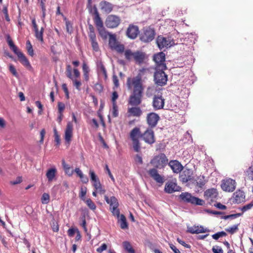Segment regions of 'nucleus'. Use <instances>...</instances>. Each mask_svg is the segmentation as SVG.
Returning <instances> with one entry per match:
<instances>
[{
  "instance_id": "1",
  "label": "nucleus",
  "mask_w": 253,
  "mask_h": 253,
  "mask_svg": "<svg viewBox=\"0 0 253 253\" xmlns=\"http://www.w3.org/2000/svg\"><path fill=\"white\" fill-rule=\"evenodd\" d=\"M147 71L146 69L142 68L139 70L135 77L132 79L129 78L127 80V84L129 85L131 83L133 87L128 100V104L132 106H138L142 102L144 89L142 83V78Z\"/></svg>"
},
{
  "instance_id": "2",
  "label": "nucleus",
  "mask_w": 253,
  "mask_h": 253,
  "mask_svg": "<svg viewBox=\"0 0 253 253\" xmlns=\"http://www.w3.org/2000/svg\"><path fill=\"white\" fill-rule=\"evenodd\" d=\"M168 159L166 155L161 153L155 156L150 161V164L154 167V168L150 169L148 173L157 183L163 184L165 181L164 176L159 174L157 169H161L168 164Z\"/></svg>"
},
{
  "instance_id": "3",
  "label": "nucleus",
  "mask_w": 253,
  "mask_h": 253,
  "mask_svg": "<svg viewBox=\"0 0 253 253\" xmlns=\"http://www.w3.org/2000/svg\"><path fill=\"white\" fill-rule=\"evenodd\" d=\"M179 198L184 202L190 203L193 205L203 206L205 205V201L199 198L193 196L188 192H183L179 195Z\"/></svg>"
},
{
  "instance_id": "4",
  "label": "nucleus",
  "mask_w": 253,
  "mask_h": 253,
  "mask_svg": "<svg viewBox=\"0 0 253 253\" xmlns=\"http://www.w3.org/2000/svg\"><path fill=\"white\" fill-rule=\"evenodd\" d=\"M156 32L154 28L147 27L143 28L142 32L139 35L140 40L144 43L152 41L155 37Z\"/></svg>"
},
{
  "instance_id": "5",
  "label": "nucleus",
  "mask_w": 253,
  "mask_h": 253,
  "mask_svg": "<svg viewBox=\"0 0 253 253\" xmlns=\"http://www.w3.org/2000/svg\"><path fill=\"white\" fill-rule=\"evenodd\" d=\"M140 128L135 127L133 128L130 132V138L132 141L133 148L135 152H139L140 149V143L138 138L142 137Z\"/></svg>"
},
{
  "instance_id": "6",
  "label": "nucleus",
  "mask_w": 253,
  "mask_h": 253,
  "mask_svg": "<svg viewBox=\"0 0 253 253\" xmlns=\"http://www.w3.org/2000/svg\"><path fill=\"white\" fill-rule=\"evenodd\" d=\"M156 42L161 50L164 48H168L175 44L174 40L171 39L170 38L164 37L161 35L157 37Z\"/></svg>"
},
{
  "instance_id": "7",
  "label": "nucleus",
  "mask_w": 253,
  "mask_h": 253,
  "mask_svg": "<svg viewBox=\"0 0 253 253\" xmlns=\"http://www.w3.org/2000/svg\"><path fill=\"white\" fill-rule=\"evenodd\" d=\"M164 70L156 68V71L154 74L155 83L159 86H163L167 84L168 81V76L164 72Z\"/></svg>"
},
{
  "instance_id": "8",
  "label": "nucleus",
  "mask_w": 253,
  "mask_h": 253,
  "mask_svg": "<svg viewBox=\"0 0 253 253\" xmlns=\"http://www.w3.org/2000/svg\"><path fill=\"white\" fill-rule=\"evenodd\" d=\"M89 174L90 177V180L92 183V185L94 187L95 190L100 194H103L105 192V190L102 187L99 179L95 174V172L93 170L90 169L89 171Z\"/></svg>"
},
{
  "instance_id": "9",
  "label": "nucleus",
  "mask_w": 253,
  "mask_h": 253,
  "mask_svg": "<svg viewBox=\"0 0 253 253\" xmlns=\"http://www.w3.org/2000/svg\"><path fill=\"white\" fill-rule=\"evenodd\" d=\"M221 187L223 191L226 192H233L236 188V182L234 180L230 178L223 180L222 181Z\"/></svg>"
},
{
  "instance_id": "10",
  "label": "nucleus",
  "mask_w": 253,
  "mask_h": 253,
  "mask_svg": "<svg viewBox=\"0 0 253 253\" xmlns=\"http://www.w3.org/2000/svg\"><path fill=\"white\" fill-rule=\"evenodd\" d=\"M120 22L121 19L119 17L114 15H110L107 18L105 24L107 27L109 28H114L118 27Z\"/></svg>"
},
{
  "instance_id": "11",
  "label": "nucleus",
  "mask_w": 253,
  "mask_h": 253,
  "mask_svg": "<svg viewBox=\"0 0 253 253\" xmlns=\"http://www.w3.org/2000/svg\"><path fill=\"white\" fill-rule=\"evenodd\" d=\"M154 60L157 65L156 68L159 69L165 70L167 68L166 64L164 63L165 61V54L161 52L154 56Z\"/></svg>"
},
{
  "instance_id": "12",
  "label": "nucleus",
  "mask_w": 253,
  "mask_h": 253,
  "mask_svg": "<svg viewBox=\"0 0 253 253\" xmlns=\"http://www.w3.org/2000/svg\"><path fill=\"white\" fill-rule=\"evenodd\" d=\"M159 120V116L155 113H150L147 115V123L150 128L155 127L157 126Z\"/></svg>"
},
{
  "instance_id": "13",
  "label": "nucleus",
  "mask_w": 253,
  "mask_h": 253,
  "mask_svg": "<svg viewBox=\"0 0 253 253\" xmlns=\"http://www.w3.org/2000/svg\"><path fill=\"white\" fill-rule=\"evenodd\" d=\"M142 137L145 142L152 144L155 141L154 131L152 128H148L142 134Z\"/></svg>"
},
{
  "instance_id": "14",
  "label": "nucleus",
  "mask_w": 253,
  "mask_h": 253,
  "mask_svg": "<svg viewBox=\"0 0 253 253\" xmlns=\"http://www.w3.org/2000/svg\"><path fill=\"white\" fill-rule=\"evenodd\" d=\"M73 125L72 122H68L65 130L64 139L66 143L70 145L73 136Z\"/></svg>"
},
{
  "instance_id": "15",
  "label": "nucleus",
  "mask_w": 253,
  "mask_h": 253,
  "mask_svg": "<svg viewBox=\"0 0 253 253\" xmlns=\"http://www.w3.org/2000/svg\"><path fill=\"white\" fill-rule=\"evenodd\" d=\"M193 172L191 169H185L179 175V178L183 183H186L193 178Z\"/></svg>"
},
{
  "instance_id": "16",
  "label": "nucleus",
  "mask_w": 253,
  "mask_h": 253,
  "mask_svg": "<svg viewBox=\"0 0 253 253\" xmlns=\"http://www.w3.org/2000/svg\"><path fill=\"white\" fill-rule=\"evenodd\" d=\"M181 188L178 186L176 183L172 181H169L167 182L165 187V191L169 194L172 193L176 191H181Z\"/></svg>"
},
{
  "instance_id": "17",
  "label": "nucleus",
  "mask_w": 253,
  "mask_h": 253,
  "mask_svg": "<svg viewBox=\"0 0 253 253\" xmlns=\"http://www.w3.org/2000/svg\"><path fill=\"white\" fill-rule=\"evenodd\" d=\"M165 104V99L162 96H155L153 99V107L154 110L163 109Z\"/></svg>"
},
{
  "instance_id": "18",
  "label": "nucleus",
  "mask_w": 253,
  "mask_h": 253,
  "mask_svg": "<svg viewBox=\"0 0 253 253\" xmlns=\"http://www.w3.org/2000/svg\"><path fill=\"white\" fill-rule=\"evenodd\" d=\"M139 33L137 26L129 25L126 30V36L131 39H135Z\"/></svg>"
},
{
  "instance_id": "19",
  "label": "nucleus",
  "mask_w": 253,
  "mask_h": 253,
  "mask_svg": "<svg viewBox=\"0 0 253 253\" xmlns=\"http://www.w3.org/2000/svg\"><path fill=\"white\" fill-rule=\"evenodd\" d=\"M168 165L174 173H179L183 169L181 163L177 160H171L168 163Z\"/></svg>"
},
{
  "instance_id": "20",
  "label": "nucleus",
  "mask_w": 253,
  "mask_h": 253,
  "mask_svg": "<svg viewBox=\"0 0 253 253\" xmlns=\"http://www.w3.org/2000/svg\"><path fill=\"white\" fill-rule=\"evenodd\" d=\"M66 74L68 78L72 80L74 83V85L76 87V88L77 89L80 90V87L82 84L80 81H79L74 79L72 75V68L70 65H68L66 67Z\"/></svg>"
},
{
  "instance_id": "21",
  "label": "nucleus",
  "mask_w": 253,
  "mask_h": 253,
  "mask_svg": "<svg viewBox=\"0 0 253 253\" xmlns=\"http://www.w3.org/2000/svg\"><path fill=\"white\" fill-rule=\"evenodd\" d=\"M99 6L101 10L106 13H110L113 8V4L105 0L101 1L99 3Z\"/></svg>"
},
{
  "instance_id": "22",
  "label": "nucleus",
  "mask_w": 253,
  "mask_h": 253,
  "mask_svg": "<svg viewBox=\"0 0 253 253\" xmlns=\"http://www.w3.org/2000/svg\"><path fill=\"white\" fill-rule=\"evenodd\" d=\"M209 229L205 228L204 227L200 226H194L192 227H188L187 232L191 234H199L207 232H209Z\"/></svg>"
},
{
  "instance_id": "23",
  "label": "nucleus",
  "mask_w": 253,
  "mask_h": 253,
  "mask_svg": "<svg viewBox=\"0 0 253 253\" xmlns=\"http://www.w3.org/2000/svg\"><path fill=\"white\" fill-rule=\"evenodd\" d=\"M15 54L17 56L19 61L23 66L27 68H31V65L29 60L22 52L19 51Z\"/></svg>"
},
{
  "instance_id": "24",
  "label": "nucleus",
  "mask_w": 253,
  "mask_h": 253,
  "mask_svg": "<svg viewBox=\"0 0 253 253\" xmlns=\"http://www.w3.org/2000/svg\"><path fill=\"white\" fill-rule=\"evenodd\" d=\"M104 199L106 203L110 205V208H118L119 204L118 199L115 196L109 198L107 195H105Z\"/></svg>"
},
{
  "instance_id": "25",
  "label": "nucleus",
  "mask_w": 253,
  "mask_h": 253,
  "mask_svg": "<svg viewBox=\"0 0 253 253\" xmlns=\"http://www.w3.org/2000/svg\"><path fill=\"white\" fill-rule=\"evenodd\" d=\"M129 116L139 117L142 114V111L140 107L134 106L129 108L127 110Z\"/></svg>"
},
{
  "instance_id": "26",
  "label": "nucleus",
  "mask_w": 253,
  "mask_h": 253,
  "mask_svg": "<svg viewBox=\"0 0 253 253\" xmlns=\"http://www.w3.org/2000/svg\"><path fill=\"white\" fill-rule=\"evenodd\" d=\"M94 24L97 28V29L101 28L104 27L103 23L102 20H101L99 13L97 10L96 9L94 12V17L93 18Z\"/></svg>"
},
{
  "instance_id": "27",
  "label": "nucleus",
  "mask_w": 253,
  "mask_h": 253,
  "mask_svg": "<svg viewBox=\"0 0 253 253\" xmlns=\"http://www.w3.org/2000/svg\"><path fill=\"white\" fill-rule=\"evenodd\" d=\"M217 192L216 189L211 188L207 190L204 193V196L207 199H214L217 196Z\"/></svg>"
},
{
  "instance_id": "28",
  "label": "nucleus",
  "mask_w": 253,
  "mask_h": 253,
  "mask_svg": "<svg viewBox=\"0 0 253 253\" xmlns=\"http://www.w3.org/2000/svg\"><path fill=\"white\" fill-rule=\"evenodd\" d=\"M57 169L55 167L52 168L47 170L46 173V176L49 182L53 181L55 177Z\"/></svg>"
},
{
  "instance_id": "29",
  "label": "nucleus",
  "mask_w": 253,
  "mask_h": 253,
  "mask_svg": "<svg viewBox=\"0 0 253 253\" xmlns=\"http://www.w3.org/2000/svg\"><path fill=\"white\" fill-rule=\"evenodd\" d=\"M145 53L142 52L137 51L134 52L133 59L136 63H142L145 58Z\"/></svg>"
},
{
  "instance_id": "30",
  "label": "nucleus",
  "mask_w": 253,
  "mask_h": 253,
  "mask_svg": "<svg viewBox=\"0 0 253 253\" xmlns=\"http://www.w3.org/2000/svg\"><path fill=\"white\" fill-rule=\"evenodd\" d=\"M119 43V42L117 41L116 35L114 34H110L109 45L110 48L114 50Z\"/></svg>"
},
{
  "instance_id": "31",
  "label": "nucleus",
  "mask_w": 253,
  "mask_h": 253,
  "mask_svg": "<svg viewBox=\"0 0 253 253\" xmlns=\"http://www.w3.org/2000/svg\"><path fill=\"white\" fill-rule=\"evenodd\" d=\"M118 219V222L120 224V227L122 229H126L128 228V224L126 222V218L124 214H121L120 217Z\"/></svg>"
},
{
  "instance_id": "32",
  "label": "nucleus",
  "mask_w": 253,
  "mask_h": 253,
  "mask_svg": "<svg viewBox=\"0 0 253 253\" xmlns=\"http://www.w3.org/2000/svg\"><path fill=\"white\" fill-rule=\"evenodd\" d=\"M89 38L93 50L95 52L98 51L99 50V47L97 42L96 37H90Z\"/></svg>"
},
{
  "instance_id": "33",
  "label": "nucleus",
  "mask_w": 253,
  "mask_h": 253,
  "mask_svg": "<svg viewBox=\"0 0 253 253\" xmlns=\"http://www.w3.org/2000/svg\"><path fill=\"white\" fill-rule=\"evenodd\" d=\"M234 196L237 203L241 202V201L243 200L245 197L244 193L240 190L237 191L235 193H234Z\"/></svg>"
},
{
  "instance_id": "34",
  "label": "nucleus",
  "mask_w": 253,
  "mask_h": 253,
  "mask_svg": "<svg viewBox=\"0 0 253 253\" xmlns=\"http://www.w3.org/2000/svg\"><path fill=\"white\" fill-rule=\"evenodd\" d=\"M7 42L8 44L10 47V48L13 51V52L16 54L17 52L20 51L17 47L14 44L13 41L11 39L9 36L7 37Z\"/></svg>"
},
{
  "instance_id": "35",
  "label": "nucleus",
  "mask_w": 253,
  "mask_h": 253,
  "mask_svg": "<svg viewBox=\"0 0 253 253\" xmlns=\"http://www.w3.org/2000/svg\"><path fill=\"white\" fill-rule=\"evenodd\" d=\"M205 177L204 175L198 176L196 180V185L198 187L202 188L206 183Z\"/></svg>"
},
{
  "instance_id": "36",
  "label": "nucleus",
  "mask_w": 253,
  "mask_h": 253,
  "mask_svg": "<svg viewBox=\"0 0 253 253\" xmlns=\"http://www.w3.org/2000/svg\"><path fill=\"white\" fill-rule=\"evenodd\" d=\"M62 164L65 172L69 176H72L74 173V170L71 169L70 166L66 164L64 160L62 161Z\"/></svg>"
},
{
  "instance_id": "37",
  "label": "nucleus",
  "mask_w": 253,
  "mask_h": 253,
  "mask_svg": "<svg viewBox=\"0 0 253 253\" xmlns=\"http://www.w3.org/2000/svg\"><path fill=\"white\" fill-rule=\"evenodd\" d=\"M124 249L128 253H135L134 250L132 248L130 243L128 241H124L123 243Z\"/></svg>"
},
{
  "instance_id": "38",
  "label": "nucleus",
  "mask_w": 253,
  "mask_h": 253,
  "mask_svg": "<svg viewBox=\"0 0 253 253\" xmlns=\"http://www.w3.org/2000/svg\"><path fill=\"white\" fill-rule=\"evenodd\" d=\"M44 31V29L43 27L41 28V30L39 31L38 29L37 30H34L35 35L36 38L41 42H43V33Z\"/></svg>"
},
{
  "instance_id": "39",
  "label": "nucleus",
  "mask_w": 253,
  "mask_h": 253,
  "mask_svg": "<svg viewBox=\"0 0 253 253\" xmlns=\"http://www.w3.org/2000/svg\"><path fill=\"white\" fill-rule=\"evenodd\" d=\"M97 67L100 73H102L104 77V79H106L107 78V71L103 64V63L101 61L98 62L97 63Z\"/></svg>"
},
{
  "instance_id": "40",
  "label": "nucleus",
  "mask_w": 253,
  "mask_h": 253,
  "mask_svg": "<svg viewBox=\"0 0 253 253\" xmlns=\"http://www.w3.org/2000/svg\"><path fill=\"white\" fill-rule=\"evenodd\" d=\"M134 52H132L130 49H126L124 52L125 58L128 61H131L133 59Z\"/></svg>"
},
{
  "instance_id": "41",
  "label": "nucleus",
  "mask_w": 253,
  "mask_h": 253,
  "mask_svg": "<svg viewBox=\"0 0 253 253\" xmlns=\"http://www.w3.org/2000/svg\"><path fill=\"white\" fill-rule=\"evenodd\" d=\"M26 49L28 54L31 57H33L34 55V52L32 45L29 40H28L26 42Z\"/></svg>"
},
{
  "instance_id": "42",
  "label": "nucleus",
  "mask_w": 253,
  "mask_h": 253,
  "mask_svg": "<svg viewBox=\"0 0 253 253\" xmlns=\"http://www.w3.org/2000/svg\"><path fill=\"white\" fill-rule=\"evenodd\" d=\"M98 33L100 36L106 39L107 38L108 36H110V33L107 32L106 30L104 27H102L101 28L97 29Z\"/></svg>"
},
{
  "instance_id": "43",
  "label": "nucleus",
  "mask_w": 253,
  "mask_h": 253,
  "mask_svg": "<svg viewBox=\"0 0 253 253\" xmlns=\"http://www.w3.org/2000/svg\"><path fill=\"white\" fill-rule=\"evenodd\" d=\"M242 215V213H238L235 214H232L227 215H224L221 216V219H234L237 218Z\"/></svg>"
},
{
  "instance_id": "44",
  "label": "nucleus",
  "mask_w": 253,
  "mask_h": 253,
  "mask_svg": "<svg viewBox=\"0 0 253 253\" xmlns=\"http://www.w3.org/2000/svg\"><path fill=\"white\" fill-rule=\"evenodd\" d=\"M85 203L91 210L94 211L96 209V205L90 199H87L85 201Z\"/></svg>"
},
{
  "instance_id": "45",
  "label": "nucleus",
  "mask_w": 253,
  "mask_h": 253,
  "mask_svg": "<svg viewBox=\"0 0 253 253\" xmlns=\"http://www.w3.org/2000/svg\"><path fill=\"white\" fill-rule=\"evenodd\" d=\"M54 140L56 143L57 145H59L60 144V135L58 134L57 130L55 127L53 128Z\"/></svg>"
},
{
  "instance_id": "46",
  "label": "nucleus",
  "mask_w": 253,
  "mask_h": 253,
  "mask_svg": "<svg viewBox=\"0 0 253 253\" xmlns=\"http://www.w3.org/2000/svg\"><path fill=\"white\" fill-rule=\"evenodd\" d=\"M110 210L113 215L117 216L118 218L120 217V210L118 208H110Z\"/></svg>"
},
{
  "instance_id": "47",
  "label": "nucleus",
  "mask_w": 253,
  "mask_h": 253,
  "mask_svg": "<svg viewBox=\"0 0 253 253\" xmlns=\"http://www.w3.org/2000/svg\"><path fill=\"white\" fill-rule=\"evenodd\" d=\"M42 202L43 204H47L49 201V195L48 194L44 193L42 197Z\"/></svg>"
},
{
  "instance_id": "48",
  "label": "nucleus",
  "mask_w": 253,
  "mask_h": 253,
  "mask_svg": "<svg viewBox=\"0 0 253 253\" xmlns=\"http://www.w3.org/2000/svg\"><path fill=\"white\" fill-rule=\"evenodd\" d=\"M238 225L239 224L234 225L231 227H229V228H226L225 230L231 234H233L238 229Z\"/></svg>"
},
{
  "instance_id": "49",
  "label": "nucleus",
  "mask_w": 253,
  "mask_h": 253,
  "mask_svg": "<svg viewBox=\"0 0 253 253\" xmlns=\"http://www.w3.org/2000/svg\"><path fill=\"white\" fill-rule=\"evenodd\" d=\"M58 114L63 113L65 108V105L64 103L62 102H59L57 105Z\"/></svg>"
},
{
  "instance_id": "50",
  "label": "nucleus",
  "mask_w": 253,
  "mask_h": 253,
  "mask_svg": "<svg viewBox=\"0 0 253 253\" xmlns=\"http://www.w3.org/2000/svg\"><path fill=\"white\" fill-rule=\"evenodd\" d=\"M114 50H115L119 53H122L125 52V46L124 44L119 43Z\"/></svg>"
},
{
  "instance_id": "51",
  "label": "nucleus",
  "mask_w": 253,
  "mask_h": 253,
  "mask_svg": "<svg viewBox=\"0 0 253 253\" xmlns=\"http://www.w3.org/2000/svg\"><path fill=\"white\" fill-rule=\"evenodd\" d=\"M88 29H89V33H88L89 38L95 37L96 35L95 33L94 28L93 26L92 25L89 24L88 26Z\"/></svg>"
},
{
  "instance_id": "52",
  "label": "nucleus",
  "mask_w": 253,
  "mask_h": 253,
  "mask_svg": "<svg viewBox=\"0 0 253 253\" xmlns=\"http://www.w3.org/2000/svg\"><path fill=\"white\" fill-rule=\"evenodd\" d=\"M253 207V201H252L250 203L247 204L243 206L241 209V210L243 211H246L248 210L251 209Z\"/></svg>"
},
{
  "instance_id": "53",
  "label": "nucleus",
  "mask_w": 253,
  "mask_h": 253,
  "mask_svg": "<svg viewBox=\"0 0 253 253\" xmlns=\"http://www.w3.org/2000/svg\"><path fill=\"white\" fill-rule=\"evenodd\" d=\"M112 115L114 117H117L118 116L119 113H118V106L117 104H113V108H112Z\"/></svg>"
},
{
  "instance_id": "54",
  "label": "nucleus",
  "mask_w": 253,
  "mask_h": 253,
  "mask_svg": "<svg viewBox=\"0 0 253 253\" xmlns=\"http://www.w3.org/2000/svg\"><path fill=\"white\" fill-rule=\"evenodd\" d=\"M9 71L13 74V76H14L16 77H17L18 75V73L16 72V69L15 68L14 66L10 64L9 66Z\"/></svg>"
},
{
  "instance_id": "55",
  "label": "nucleus",
  "mask_w": 253,
  "mask_h": 253,
  "mask_svg": "<svg viewBox=\"0 0 253 253\" xmlns=\"http://www.w3.org/2000/svg\"><path fill=\"white\" fill-rule=\"evenodd\" d=\"M212 251L213 253H223V250L219 246L213 247L212 248Z\"/></svg>"
},
{
  "instance_id": "56",
  "label": "nucleus",
  "mask_w": 253,
  "mask_h": 253,
  "mask_svg": "<svg viewBox=\"0 0 253 253\" xmlns=\"http://www.w3.org/2000/svg\"><path fill=\"white\" fill-rule=\"evenodd\" d=\"M77 228L75 229L73 228H71L69 229L67 231L68 236L70 237H73L74 236L75 234L76 233H77Z\"/></svg>"
},
{
  "instance_id": "57",
  "label": "nucleus",
  "mask_w": 253,
  "mask_h": 253,
  "mask_svg": "<svg viewBox=\"0 0 253 253\" xmlns=\"http://www.w3.org/2000/svg\"><path fill=\"white\" fill-rule=\"evenodd\" d=\"M118 96H119L118 94L117 91H115L112 93V101L113 104H116V100L118 99Z\"/></svg>"
},
{
  "instance_id": "58",
  "label": "nucleus",
  "mask_w": 253,
  "mask_h": 253,
  "mask_svg": "<svg viewBox=\"0 0 253 253\" xmlns=\"http://www.w3.org/2000/svg\"><path fill=\"white\" fill-rule=\"evenodd\" d=\"M2 12H3V14L5 15V20L7 21H10V18H9V17L8 16L7 8L6 7H5V6L3 8V9H2Z\"/></svg>"
},
{
  "instance_id": "59",
  "label": "nucleus",
  "mask_w": 253,
  "mask_h": 253,
  "mask_svg": "<svg viewBox=\"0 0 253 253\" xmlns=\"http://www.w3.org/2000/svg\"><path fill=\"white\" fill-rule=\"evenodd\" d=\"M66 26L67 32L71 33L72 32V26L69 21L66 22Z\"/></svg>"
},
{
  "instance_id": "60",
  "label": "nucleus",
  "mask_w": 253,
  "mask_h": 253,
  "mask_svg": "<svg viewBox=\"0 0 253 253\" xmlns=\"http://www.w3.org/2000/svg\"><path fill=\"white\" fill-rule=\"evenodd\" d=\"M177 241L180 244H181V245H182L183 246H184V247H185V248H186L187 249H189L191 247L190 245L186 244L184 241L181 240L180 239H179L178 238L177 239Z\"/></svg>"
},
{
  "instance_id": "61",
  "label": "nucleus",
  "mask_w": 253,
  "mask_h": 253,
  "mask_svg": "<svg viewBox=\"0 0 253 253\" xmlns=\"http://www.w3.org/2000/svg\"><path fill=\"white\" fill-rule=\"evenodd\" d=\"M105 169H106L107 172L108 173L109 177L111 179V180L113 181V182H115V178L113 177V175L112 174L111 171H110V169H109L108 166L107 165H106Z\"/></svg>"
},
{
  "instance_id": "62",
  "label": "nucleus",
  "mask_w": 253,
  "mask_h": 253,
  "mask_svg": "<svg viewBox=\"0 0 253 253\" xmlns=\"http://www.w3.org/2000/svg\"><path fill=\"white\" fill-rule=\"evenodd\" d=\"M107 245L105 244H103L101 246L97 249V251L98 253H101L102 252L106 250L107 249Z\"/></svg>"
},
{
  "instance_id": "63",
  "label": "nucleus",
  "mask_w": 253,
  "mask_h": 253,
  "mask_svg": "<svg viewBox=\"0 0 253 253\" xmlns=\"http://www.w3.org/2000/svg\"><path fill=\"white\" fill-rule=\"evenodd\" d=\"M113 82L115 87H118L119 85V80L116 75L113 76Z\"/></svg>"
},
{
  "instance_id": "64",
  "label": "nucleus",
  "mask_w": 253,
  "mask_h": 253,
  "mask_svg": "<svg viewBox=\"0 0 253 253\" xmlns=\"http://www.w3.org/2000/svg\"><path fill=\"white\" fill-rule=\"evenodd\" d=\"M170 248L174 252V253H181L172 244H169Z\"/></svg>"
}]
</instances>
